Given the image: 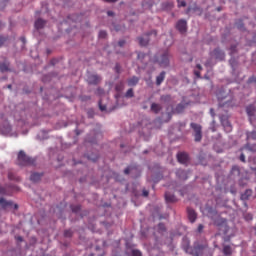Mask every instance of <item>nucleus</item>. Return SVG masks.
<instances>
[{
	"instance_id": "nucleus-1",
	"label": "nucleus",
	"mask_w": 256,
	"mask_h": 256,
	"mask_svg": "<svg viewBox=\"0 0 256 256\" xmlns=\"http://www.w3.org/2000/svg\"><path fill=\"white\" fill-rule=\"evenodd\" d=\"M17 165H19L20 167H27V165H35V159L27 156V154H25V151L21 150L18 153Z\"/></svg>"
},
{
	"instance_id": "nucleus-2",
	"label": "nucleus",
	"mask_w": 256,
	"mask_h": 256,
	"mask_svg": "<svg viewBox=\"0 0 256 256\" xmlns=\"http://www.w3.org/2000/svg\"><path fill=\"white\" fill-rule=\"evenodd\" d=\"M171 59V52L169 50H165L160 55L155 56V63H158L161 67H169Z\"/></svg>"
},
{
	"instance_id": "nucleus-3",
	"label": "nucleus",
	"mask_w": 256,
	"mask_h": 256,
	"mask_svg": "<svg viewBox=\"0 0 256 256\" xmlns=\"http://www.w3.org/2000/svg\"><path fill=\"white\" fill-rule=\"evenodd\" d=\"M190 127L193 131L194 141L196 143H201V139H203V127H201L200 124L194 122L190 124Z\"/></svg>"
},
{
	"instance_id": "nucleus-4",
	"label": "nucleus",
	"mask_w": 256,
	"mask_h": 256,
	"mask_svg": "<svg viewBox=\"0 0 256 256\" xmlns=\"http://www.w3.org/2000/svg\"><path fill=\"white\" fill-rule=\"evenodd\" d=\"M149 35H154V37H157V31L153 30L147 34H144L143 36L138 38L139 41V45H141V47H146V45H148L149 43Z\"/></svg>"
},
{
	"instance_id": "nucleus-5",
	"label": "nucleus",
	"mask_w": 256,
	"mask_h": 256,
	"mask_svg": "<svg viewBox=\"0 0 256 256\" xmlns=\"http://www.w3.org/2000/svg\"><path fill=\"white\" fill-rule=\"evenodd\" d=\"M0 206L4 210L10 209V207H14L15 210L19 209V205L13 204V201H11V200L8 201L3 197L0 198Z\"/></svg>"
},
{
	"instance_id": "nucleus-6",
	"label": "nucleus",
	"mask_w": 256,
	"mask_h": 256,
	"mask_svg": "<svg viewBox=\"0 0 256 256\" xmlns=\"http://www.w3.org/2000/svg\"><path fill=\"white\" fill-rule=\"evenodd\" d=\"M211 57L217 59L218 61H223L225 59V52L220 48H215L211 53Z\"/></svg>"
},
{
	"instance_id": "nucleus-7",
	"label": "nucleus",
	"mask_w": 256,
	"mask_h": 256,
	"mask_svg": "<svg viewBox=\"0 0 256 256\" xmlns=\"http://www.w3.org/2000/svg\"><path fill=\"white\" fill-rule=\"evenodd\" d=\"M225 99H227V97L221 99V97L218 96L219 107H234L235 103L233 102V100Z\"/></svg>"
},
{
	"instance_id": "nucleus-8",
	"label": "nucleus",
	"mask_w": 256,
	"mask_h": 256,
	"mask_svg": "<svg viewBox=\"0 0 256 256\" xmlns=\"http://www.w3.org/2000/svg\"><path fill=\"white\" fill-rule=\"evenodd\" d=\"M87 81L89 85H99V83H101V77L96 74H91L88 76Z\"/></svg>"
},
{
	"instance_id": "nucleus-9",
	"label": "nucleus",
	"mask_w": 256,
	"mask_h": 256,
	"mask_svg": "<svg viewBox=\"0 0 256 256\" xmlns=\"http://www.w3.org/2000/svg\"><path fill=\"white\" fill-rule=\"evenodd\" d=\"M177 160L182 165H187V163L189 161V154H187L185 152H180V153L177 154Z\"/></svg>"
},
{
	"instance_id": "nucleus-10",
	"label": "nucleus",
	"mask_w": 256,
	"mask_h": 256,
	"mask_svg": "<svg viewBox=\"0 0 256 256\" xmlns=\"http://www.w3.org/2000/svg\"><path fill=\"white\" fill-rule=\"evenodd\" d=\"M187 215L190 223L197 221V212L193 208H187Z\"/></svg>"
},
{
	"instance_id": "nucleus-11",
	"label": "nucleus",
	"mask_w": 256,
	"mask_h": 256,
	"mask_svg": "<svg viewBox=\"0 0 256 256\" xmlns=\"http://www.w3.org/2000/svg\"><path fill=\"white\" fill-rule=\"evenodd\" d=\"M176 29L180 31V33H185V31H187V21L179 20L176 24Z\"/></svg>"
},
{
	"instance_id": "nucleus-12",
	"label": "nucleus",
	"mask_w": 256,
	"mask_h": 256,
	"mask_svg": "<svg viewBox=\"0 0 256 256\" xmlns=\"http://www.w3.org/2000/svg\"><path fill=\"white\" fill-rule=\"evenodd\" d=\"M215 225H217V227H224L225 233H227V229H229V227L227 226V219L224 218H218L215 221Z\"/></svg>"
},
{
	"instance_id": "nucleus-13",
	"label": "nucleus",
	"mask_w": 256,
	"mask_h": 256,
	"mask_svg": "<svg viewBox=\"0 0 256 256\" xmlns=\"http://www.w3.org/2000/svg\"><path fill=\"white\" fill-rule=\"evenodd\" d=\"M176 175L178 179H181L182 181H187V179L189 178V176H187V171L182 169L177 170Z\"/></svg>"
},
{
	"instance_id": "nucleus-14",
	"label": "nucleus",
	"mask_w": 256,
	"mask_h": 256,
	"mask_svg": "<svg viewBox=\"0 0 256 256\" xmlns=\"http://www.w3.org/2000/svg\"><path fill=\"white\" fill-rule=\"evenodd\" d=\"M128 87H136V85L139 84V77L137 76H132L127 80Z\"/></svg>"
},
{
	"instance_id": "nucleus-15",
	"label": "nucleus",
	"mask_w": 256,
	"mask_h": 256,
	"mask_svg": "<svg viewBox=\"0 0 256 256\" xmlns=\"http://www.w3.org/2000/svg\"><path fill=\"white\" fill-rule=\"evenodd\" d=\"M205 249L204 245H196L194 246L192 253L194 256H201V252Z\"/></svg>"
},
{
	"instance_id": "nucleus-16",
	"label": "nucleus",
	"mask_w": 256,
	"mask_h": 256,
	"mask_svg": "<svg viewBox=\"0 0 256 256\" xmlns=\"http://www.w3.org/2000/svg\"><path fill=\"white\" fill-rule=\"evenodd\" d=\"M41 177H43V174L34 172V173L31 174L30 180H31L33 183H38V181H41Z\"/></svg>"
},
{
	"instance_id": "nucleus-17",
	"label": "nucleus",
	"mask_w": 256,
	"mask_h": 256,
	"mask_svg": "<svg viewBox=\"0 0 256 256\" xmlns=\"http://www.w3.org/2000/svg\"><path fill=\"white\" fill-rule=\"evenodd\" d=\"M165 200L167 201V203H175L177 202V198L175 197V195L166 192L165 193Z\"/></svg>"
},
{
	"instance_id": "nucleus-18",
	"label": "nucleus",
	"mask_w": 256,
	"mask_h": 256,
	"mask_svg": "<svg viewBox=\"0 0 256 256\" xmlns=\"http://www.w3.org/2000/svg\"><path fill=\"white\" fill-rule=\"evenodd\" d=\"M150 109L153 113H155V115H157L159 114V111H161L162 107L161 104L152 103Z\"/></svg>"
},
{
	"instance_id": "nucleus-19",
	"label": "nucleus",
	"mask_w": 256,
	"mask_h": 256,
	"mask_svg": "<svg viewBox=\"0 0 256 256\" xmlns=\"http://www.w3.org/2000/svg\"><path fill=\"white\" fill-rule=\"evenodd\" d=\"M46 23L47 22L45 20L41 19V18L37 19L35 21V24H34L35 25V29H43V27H45Z\"/></svg>"
},
{
	"instance_id": "nucleus-20",
	"label": "nucleus",
	"mask_w": 256,
	"mask_h": 256,
	"mask_svg": "<svg viewBox=\"0 0 256 256\" xmlns=\"http://www.w3.org/2000/svg\"><path fill=\"white\" fill-rule=\"evenodd\" d=\"M165 71H162L157 77H156V85H161V83H163V81H165Z\"/></svg>"
},
{
	"instance_id": "nucleus-21",
	"label": "nucleus",
	"mask_w": 256,
	"mask_h": 256,
	"mask_svg": "<svg viewBox=\"0 0 256 256\" xmlns=\"http://www.w3.org/2000/svg\"><path fill=\"white\" fill-rule=\"evenodd\" d=\"M223 253L225 256L233 255V248L230 245L223 246Z\"/></svg>"
},
{
	"instance_id": "nucleus-22",
	"label": "nucleus",
	"mask_w": 256,
	"mask_h": 256,
	"mask_svg": "<svg viewBox=\"0 0 256 256\" xmlns=\"http://www.w3.org/2000/svg\"><path fill=\"white\" fill-rule=\"evenodd\" d=\"M251 195H253V191L252 190H246L242 195H241V199L242 201H247L249 200V197H251Z\"/></svg>"
},
{
	"instance_id": "nucleus-23",
	"label": "nucleus",
	"mask_w": 256,
	"mask_h": 256,
	"mask_svg": "<svg viewBox=\"0 0 256 256\" xmlns=\"http://www.w3.org/2000/svg\"><path fill=\"white\" fill-rule=\"evenodd\" d=\"M221 123L227 133L231 132L232 126L231 123H229L228 120H221Z\"/></svg>"
},
{
	"instance_id": "nucleus-24",
	"label": "nucleus",
	"mask_w": 256,
	"mask_h": 256,
	"mask_svg": "<svg viewBox=\"0 0 256 256\" xmlns=\"http://www.w3.org/2000/svg\"><path fill=\"white\" fill-rule=\"evenodd\" d=\"M246 113L248 116L253 117L255 115V106H253V105L247 106Z\"/></svg>"
},
{
	"instance_id": "nucleus-25",
	"label": "nucleus",
	"mask_w": 256,
	"mask_h": 256,
	"mask_svg": "<svg viewBox=\"0 0 256 256\" xmlns=\"http://www.w3.org/2000/svg\"><path fill=\"white\" fill-rule=\"evenodd\" d=\"M247 141H256V131L247 132Z\"/></svg>"
},
{
	"instance_id": "nucleus-26",
	"label": "nucleus",
	"mask_w": 256,
	"mask_h": 256,
	"mask_svg": "<svg viewBox=\"0 0 256 256\" xmlns=\"http://www.w3.org/2000/svg\"><path fill=\"white\" fill-rule=\"evenodd\" d=\"M244 149H247L248 151H252V152H254V153H256V144H254V145H250V144H246L243 148H242V151L244 150Z\"/></svg>"
},
{
	"instance_id": "nucleus-27",
	"label": "nucleus",
	"mask_w": 256,
	"mask_h": 256,
	"mask_svg": "<svg viewBox=\"0 0 256 256\" xmlns=\"http://www.w3.org/2000/svg\"><path fill=\"white\" fill-rule=\"evenodd\" d=\"M125 97L127 99H131V98L135 97V92L133 91V88H130L127 90V92L125 93Z\"/></svg>"
},
{
	"instance_id": "nucleus-28",
	"label": "nucleus",
	"mask_w": 256,
	"mask_h": 256,
	"mask_svg": "<svg viewBox=\"0 0 256 256\" xmlns=\"http://www.w3.org/2000/svg\"><path fill=\"white\" fill-rule=\"evenodd\" d=\"M137 167L135 166H129L124 170L125 175H129V173H133V171H136Z\"/></svg>"
},
{
	"instance_id": "nucleus-29",
	"label": "nucleus",
	"mask_w": 256,
	"mask_h": 256,
	"mask_svg": "<svg viewBox=\"0 0 256 256\" xmlns=\"http://www.w3.org/2000/svg\"><path fill=\"white\" fill-rule=\"evenodd\" d=\"M0 71L2 73H5V71H9V66H7V64L5 63H0Z\"/></svg>"
},
{
	"instance_id": "nucleus-30",
	"label": "nucleus",
	"mask_w": 256,
	"mask_h": 256,
	"mask_svg": "<svg viewBox=\"0 0 256 256\" xmlns=\"http://www.w3.org/2000/svg\"><path fill=\"white\" fill-rule=\"evenodd\" d=\"M71 209H72L73 213H79L81 211V206L80 205H72Z\"/></svg>"
},
{
	"instance_id": "nucleus-31",
	"label": "nucleus",
	"mask_w": 256,
	"mask_h": 256,
	"mask_svg": "<svg viewBox=\"0 0 256 256\" xmlns=\"http://www.w3.org/2000/svg\"><path fill=\"white\" fill-rule=\"evenodd\" d=\"M98 37L99 39H107V31L105 30L100 31Z\"/></svg>"
},
{
	"instance_id": "nucleus-32",
	"label": "nucleus",
	"mask_w": 256,
	"mask_h": 256,
	"mask_svg": "<svg viewBox=\"0 0 256 256\" xmlns=\"http://www.w3.org/2000/svg\"><path fill=\"white\" fill-rule=\"evenodd\" d=\"M138 59L140 61H143V59H145V57H147V54L143 53V52H138V55H137Z\"/></svg>"
},
{
	"instance_id": "nucleus-33",
	"label": "nucleus",
	"mask_w": 256,
	"mask_h": 256,
	"mask_svg": "<svg viewBox=\"0 0 256 256\" xmlns=\"http://www.w3.org/2000/svg\"><path fill=\"white\" fill-rule=\"evenodd\" d=\"M64 237H73V231L72 230H65L64 231Z\"/></svg>"
},
{
	"instance_id": "nucleus-34",
	"label": "nucleus",
	"mask_w": 256,
	"mask_h": 256,
	"mask_svg": "<svg viewBox=\"0 0 256 256\" xmlns=\"http://www.w3.org/2000/svg\"><path fill=\"white\" fill-rule=\"evenodd\" d=\"M208 213H209V215H212V217H213V216L217 215V210H215L213 208H209Z\"/></svg>"
},
{
	"instance_id": "nucleus-35",
	"label": "nucleus",
	"mask_w": 256,
	"mask_h": 256,
	"mask_svg": "<svg viewBox=\"0 0 256 256\" xmlns=\"http://www.w3.org/2000/svg\"><path fill=\"white\" fill-rule=\"evenodd\" d=\"M177 3L178 7H187V2L185 1L177 0Z\"/></svg>"
},
{
	"instance_id": "nucleus-36",
	"label": "nucleus",
	"mask_w": 256,
	"mask_h": 256,
	"mask_svg": "<svg viewBox=\"0 0 256 256\" xmlns=\"http://www.w3.org/2000/svg\"><path fill=\"white\" fill-rule=\"evenodd\" d=\"M116 91H123V82H120L115 87Z\"/></svg>"
},
{
	"instance_id": "nucleus-37",
	"label": "nucleus",
	"mask_w": 256,
	"mask_h": 256,
	"mask_svg": "<svg viewBox=\"0 0 256 256\" xmlns=\"http://www.w3.org/2000/svg\"><path fill=\"white\" fill-rule=\"evenodd\" d=\"M5 41H7V38L0 36V47H3Z\"/></svg>"
},
{
	"instance_id": "nucleus-38",
	"label": "nucleus",
	"mask_w": 256,
	"mask_h": 256,
	"mask_svg": "<svg viewBox=\"0 0 256 256\" xmlns=\"http://www.w3.org/2000/svg\"><path fill=\"white\" fill-rule=\"evenodd\" d=\"M205 228V226H203V224H199L198 228H197V232L198 233H203V229Z\"/></svg>"
},
{
	"instance_id": "nucleus-39",
	"label": "nucleus",
	"mask_w": 256,
	"mask_h": 256,
	"mask_svg": "<svg viewBox=\"0 0 256 256\" xmlns=\"http://www.w3.org/2000/svg\"><path fill=\"white\" fill-rule=\"evenodd\" d=\"M132 255L133 256H141L142 254H141V251H139V250H132Z\"/></svg>"
},
{
	"instance_id": "nucleus-40",
	"label": "nucleus",
	"mask_w": 256,
	"mask_h": 256,
	"mask_svg": "<svg viewBox=\"0 0 256 256\" xmlns=\"http://www.w3.org/2000/svg\"><path fill=\"white\" fill-rule=\"evenodd\" d=\"M115 71L116 73H121V65L119 63L115 65Z\"/></svg>"
},
{
	"instance_id": "nucleus-41",
	"label": "nucleus",
	"mask_w": 256,
	"mask_h": 256,
	"mask_svg": "<svg viewBox=\"0 0 256 256\" xmlns=\"http://www.w3.org/2000/svg\"><path fill=\"white\" fill-rule=\"evenodd\" d=\"M99 109H100V111H106L107 110V106L102 105L101 101H99Z\"/></svg>"
},
{
	"instance_id": "nucleus-42",
	"label": "nucleus",
	"mask_w": 256,
	"mask_h": 256,
	"mask_svg": "<svg viewBox=\"0 0 256 256\" xmlns=\"http://www.w3.org/2000/svg\"><path fill=\"white\" fill-rule=\"evenodd\" d=\"M171 99L170 95L161 96L162 101H169Z\"/></svg>"
},
{
	"instance_id": "nucleus-43",
	"label": "nucleus",
	"mask_w": 256,
	"mask_h": 256,
	"mask_svg": "<svg viewBox=\"0 0 256 256\" xmlns=\"http://www.w3.org/2000/svg\"><path fill=\"white\" fill-rule=\"evenodd\" d=\"M236 49H237V46H235V45L231 46L230 47V51H231L230 54L233 55V53H235Z\"/></svg>"
},
{
	"instance_id": "nucleus-44",
	"label": "nucleus",
	"mask_w": 256,
	"mask_h": 256,
	"mask_svg": "<svg viewBox=\"0 0 256 256\" xmlns=\"http://www.w3.org/2000/svg\"><path fill=\"white\" fill-rule=\"evenodd\" d=\"M158 229H160V231H165V224L160 223V224L158 225Z\"/></svg>"
},
{
	"instance_id": "nucleus-45",
	"label": "nucleus",
	"mask_w": 256,
	"mask_h": 256,
	"mask_svg": "<svg viewBox=\"0 0 256 256\" xmlns=\"http://www.w3.org/2000/svg\"><path fill=\"white\" fill-rule=\"evenodd\" d=\"M194 75L198 77V79L201 78V72L199 70H195Z\"/></svg>"
},
{
	"instance_id": "nucleus-46",
	"label": "nucleus",
	"mask_w": 256,
	"mask_h": 256,
	"mask_svg": "<svg viewBox=\"0 0 256 256\" xmlns=\"http://www.w3.org/2000/svg\"><path fill=\"white\" fill-rule=\"evenodd\" d=\"M248 83H256V77H250Z\"/></svg>"
},
{
	"instance_id": "nucleus-47",
	"label": "nucleus",
	"mask_w": 256,
	"mask_h": 256,
	"mask_svg": "<svg viewBox=\"0 0 256 256\" xmlns=\"http://www.w3.org/2000/svg\"><path fill=\"white\" fill-rule=\"evenodd\" d=\"M142 195H143V197H149V191H147V190H143L142 191Z\"/></svg>"
},
{
	"instance_id": "nucleus-48",
	"label": "nucleus",
	"mask_w": 256,
	"mask_h": 256,
	"mask_svg": "<svg viewBox=\"0 0 256 256\" xmlns=\"http://www.w3.org/2000/svg\"><path fill=\"white\" fill-rule=\"evenodd\" d=\"M103 93H105V91L102 88L97 89V94L98 95H103Z\"/></svg>"
},
{
	"instance_id": "nucleus-49",
	"label": "nucleus",
	"mask_w": 256,
	"mask_h": 256,
	"mask_svg": "<svg viewBox=\"0 0 256 256\" xmlns=\"http://www.w3.org/2000/svg\"><path fill=\"white\" fill-rule=\"evenodd\" d=\"M245 219H247V221H251V220L253 219V215L247 214V215L245 216Z\"/></svg>"
},
{
	"instance_id": "nucleus-50",
	"label": "nucleus",
	"mask_w": 256,
	"mask_h": 256,
	"mask_svg": "<svg viewBox=\"0 0 256 256\" xmlns=\"http://www.w3.org/2000/svg\"><path fill=\"white\" fill-rule=\"evenodd\" d=\"M9 131H11V126L7 124L5 127V133H9Z\"/></svg>"
},
{
	"instance_id": "nucleus-51",
	"label": "nucleus",
	"mask_w": 256,
	"mask_h": 256,
	"mask_svg": "<svg viewBox=\"0 0 256 256\" xmlns=\"http://www.w3.org/2000/svg\"><path fill=\"white\" fill-rule=\"evenodd\" d=\"M118 45H119V47H124V45H125V40H120V41L118 42Z\"/></svg>"
},
{
	"instance_id": "nucleus-52",
	"label": "nucleus",
	"mask_w": 256,
	"mask_h": 256,
	"mask_svg": "<svg viewBox=\"0 0 256 256\" xmlns=\"http://www.w3.org/2000/svg\"><path fill=\"white\" fill-rule=\"evenodd\" d=\"M240 161H242V163H245V154H241L240 155Z\"/></svg>"
},
{
	"instance_id": "nucleus-53",
	"label": "nucleus",
	"mask_w": 256,
	"mask_h": 256,
	"mask_svg": "<svg viewBox=\"0 0 256 256\" xmlns=\"http://www.w3.org/2000/svg\"><path fill=\"white\" fill-rule=\"evenodd\" d=\"M229 63L232 67H235V59L231 58Z\"/></svg>"
},
{
	"instance_id": "nucleus-54",
	"label": "nucleus",
	"mask_w": 256,
	"mask_h": 256,
	"mask_svg": "<svg viewBox=\"0 0 256 256\" xmlns=\"http://www.w3.org/2000/svg\"><path fill=\"white\" fill-rule=\"evenodd\" d=\"M210 114L212 117H215V110L213 108L210 109Z\"/></svg>"
},
{
	"instance_id": "nucleus-55",
	"label": "nucleus",
	"mask_w": 256,
	"mask_h": 256,
	"mask_svg": "<svg viewBox=\"0 0 256 256\" xmlns=\"http://www.w3.org/2000/svg\"><path fill=\"white\" fill-rule=\"evenodd\" d=\"M107 15H108V17H113V15H115V13H113V11H108Z\"/></svg>"
},
{
	"instance_id": "nucleus-56",
	"label": "nucleus",
	"mask_w": 256,
	"mask_h": 256,
	"mask_svg": "<svg viewBox=\"0 0 256 256\" xmlns=\"http://www.w3.org/2000/svg\"><path fill=\"white\" fill-rule=\"evenodd\" d=\"M196 69H199V71H202V70H203V67L201 66V64H197V65H196Z\"/></svg>"
},
{
	"instance_id": "nucleus-57",
	"label": "nucleus",
	"mask_w": 256,
	"mask_h": 256,
	"mask_svg": "<svg viewBox=\"0 0 256 256\" xmlns=\"http://www.w3.org/2000/svg\"><path fill=\"white\" fill-rule=\"evenodd\" d=\"M8 179L13 180V179H15V177H13V175L11 173H9L8 174Z\"/></svg>"
},
{
	"instance_id": "nucleus-58",
	"label": "nucleus",
	"mask_w": 256,
	"mask_h": 256,
	"mask_svg": "<svg viewBox=\"0 0 256 256\" xmlns=\"http://www.w3.org/2000/svg\"><path fill=\"white\" fill-rule=\"evenodd\" d=\"M16 239H17V241H20V242L23 241V237H21V236H17Z\"/></svg>"
},
{
	"instance_id": "nucleus-59",
	"label": "nucleus",
	"mask_w": 256,
	"mask_h": 256,
	"mask_svg": "<svg viewBox=\"0 0 256 256\" xmlns=\"http://www.w3.org/2000/svg\"><path fill=\"white\" fill-rule=\"evenodd\" d=\"M107 3H116L117 0H105Z\"/></svg>"
},
{
	"instance_id": "nucleus-60",
	"label": "nucleus",
	"mask_w": 256,
	"mask_h": 256,
	"mask_svg": "<svg viewBox=\"0 0 256 256\" xmlns=\"http://www.w3.org/2000/svg\"><path fill=\"white\" fill-rule=\"evenodd\" d=\"M238 29H243V24H237Z\"/></svg>"
},
{
	"instance_id": "nucleus-61",
	"label": "nucleus",
	"mask_w": 256,
	"mask_h": 256,
	"mask_svg": "<svg viewBox=\"0 0 256 256\" xmlns=\"http://www.w3.org/2000/svg\"><path fill=\"white\" fill-rule=\"evenodd\" d=\"M0 119H2V120H4V121H5V115L0 114Z\"/></svg>"
},
{
	"instance_id": "nucleus-62",
	"label": "nucleus",
	"mask_w": 256,
	"mask_h": 256,
	"mask_svg": "<svg viewBox=\"0 0 256 256\" xmlns=\"http://www.w3.org/2000/svg\"><path fill=\"white\" fill-rule=\"evenodd\" d=\"M88 159H90L92 161H97V158H91V156H88Z\"/></svg>"
},
{
	"instance_id": "nucleus-63",
	"label": "nucleus",
	"mask_w": 256,
	"mask_h": 256,
	"mask_svg": "<svg viewBox=\"0 0 256 256\" xmlns=\"http://www.w3.org/2000/svg\"><path fill=\"white\" fill-rule=\"evenodd\" d=\"M20 41H22V43H25V37H21Z\"/></svg>"
},
{
	"instance_id": "nucleus-64",
	"label": "nucleus",
	"mask_w": 256,
	"mask_h": 256,
	"mask_svg": "<svg viewBox=\"0 0 256 256\" xmlns=\"http://www.w3.org/2000/svg\"><path fill=\"white\" fill-rule=\"evenodd\" d=\"M235 169H237V166H234V167L232 168L233 171H235Z\"/></svg>"
}]
</instances>
